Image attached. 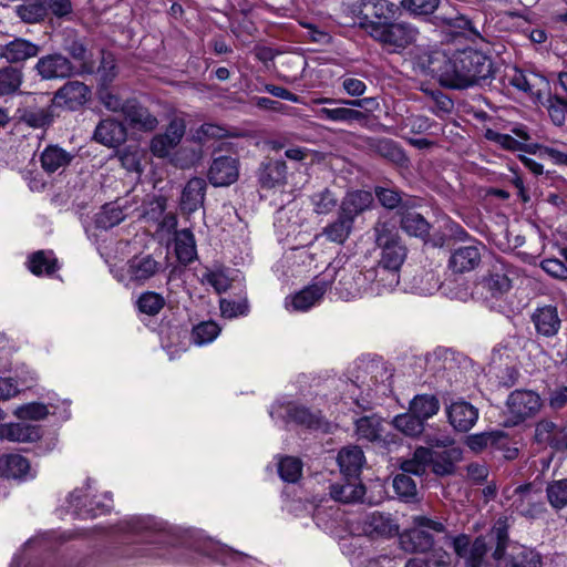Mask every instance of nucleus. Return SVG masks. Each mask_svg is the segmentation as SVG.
<instances>
[{
  "label": "nucleus",
  "mask_w": 567,
  "mask_h": 567,
  "mask_svg": "<svg viewBox=\"0 0 567 567\" xmlns=\"http://www.w3.org/2000/svg\"><path fill=\"white\" fill-rule=\"evenodd\" d=\"M416 63L426 75L452 90L489 84L496 70L491 56L474 49H466L447 58L440 51L417 56Z\"/></svg>",
  "instance_id": "f257e3e1"
},
{
  "label": "nucleus",
  "mask_w": 567,
  "mask_h": 567,
  "mask_svg": "<svg viewBox=\"0 0 567 567\" xmlns=\"http://www.w3.org/2000/svg\"><path fill=\"white\" fill-rule=\"evenodd\" d=\"M488 538L491 543H495L492 556L497 567H542L540 555L530 548L517 546L513 547L511 553H505L509 542L506 519L496 520L488 532Z\"/></svg>",
  "instance_id": "f03ea898"
},
{
  "label": "nucleus",
  "mask_w": 567,
  "mask_h": 567,
  "mask_svg": "<svg viewBox=\"0 0 567 567\" xmlns=\"http://www.w3.org/2000/svg\"><path fill=\"white\" fill-rule=\"evenodd\" d=\"M514 267L503 258H494L475 284L473 293L485 302L502 299L513 286Z\"/></svg>",
  "instance_id": "7ed1b4c3"
},
{
  "label": "nucleus",
  "mask_w": 567,
  "mask_h": 567,
  "mask_svg": "<svg viewBox=\"0 0 567 567\" xmlns=\"http://www.w3.org/2000/svg\"><path fill=\"white\" fill-rule=\"evenodd\" d=\"M413 526L400 535V546L406 553H426L433 548L434 538L431 532L446 533L445 524L424 515L412 517Z\"/></svg>",
  "instance_id": "20e7f679"
},
{
  "label": "nucleus",
  "mask_w": 567,
  "mask_h": 567,
  "mask_svg": "<svg viewBox=\"0 0 567 567\" xmlns=\"http://www.w3.org/2000/svg\"><path fill=\"white\" fill-rule=\"evenodd\" d=\"M370 38L389 53L400 54L414 44L419 38V29L410 22L388 21L383 25H373Z\"/></svg>",
  "instance_id": "39448f33"
},
{
  "label": "nucleus",
  "mask_w": 567,
  "mask_h": 567,
  "mask_svg": "<svg viewBox=\"0 0 567 567\" xmlns=\"http://www.w3.org/2000/svg\"><path fill=\"white\" fill-rule=\"evenodd\" d=\"M396 6L389 0H361L357 12L355 24L370 35L373 25H383L396 13Z\"/></svg>",
  "instance_id": "423d86ee"
},
{
  "label": "nucleus",
  "mask_w": 567,
  "mask_h": 567,
  "mask_svg": "<svg viewBox=\"0 0 567 567\" xmlns=\"http://www.w3.org/2000/svg\"><path fill=\"white\" fill-rule=\"evenodd\" d=\"M163 270V264L156 260L152 255H136L127 260L118 280L123 282L126 281V285L134 284L142 286Z\"/></svg>",
  "instance_id": "0eeeda50"
},
{
  "label": "nucleus",
  "mask_w": 567,
  "mask_h": 567,
  "mask_svg": "<svg viewBox=\"0 0 567 567\" xmlns=\"http://www.w3.org/2000/svg\"><path fill=\"white\" fill-rule=\"evenodd\" d=\"M269 414L275 421L293 422L312 430L321 429L324 423L320 413H313L308 408L293 403H276L271 406Z\"/></svg>",
  "instance_id": "6e6552de"
},
{
  "label": "nucleus",
  "mask_w": 567,
  "mask_h": 567,
  "mask_svg": "<svg viewBox=\"0 0 567 567\" xmlns=\"http://www.w3.org/2000/svg\"><path fill=\"white\" fill-rule=\"evenodd\" d=\"M512 425H518L536 415L542 408L540 396L530 390H515L506 401Z\"/></svg>",
  "instance_id": "1a4fd4ad"
},
{
  "label": "nucleus",
  "mask_w": 567,
  "mask_h": 567,
  "mask_svg": "<svg viewBox=\"0 0 567 567\" xmlns=\"http://www.w3.org/2000/svg\"><path fill=\"white\" fill-rule=\"evenodd\" d=\"M186 132V122L182 117H174L167 124L165 132L156 134L150 143L151 153L157 158H171L173 151L182 142Z\"/></svg>",
  "instance_id": "9d476101"
},
{
  "label": "nucleus",
  "mask_w": 567,
  "mask_h": 567,
  "mask_svg": "<svg viewBox=\"0 0 567 567\" xmlns=\"http://www.w3.org/2000/svg\"><path fill=\"white\" fill-rule=\"evenodd\" d=\"M346 99H330L320 97L313 101L315 104L326 105L317 111V117L320 120L339 122V123H352L361 122L367 118L364 112L354 110L352 106H348L344 102Z\"/></svg>",
  "instance_id": "9b49d317"
},
{
  "label": "nucleus",
  "mask_w": 567,
  "mask_h": 567,
  "mask_svg": "<svg viewBox=\"0 0 567 567\" xmlns=\"http://www.w3.org/2000/svg\"><path fill=\"white\" fill-rule=\"evenodd\" d=\"M34 71L42 80L66 79L80 74L72 61L60 52L41 56L34 65Z\"/></svg>",
  "instance_id": "f8f14e48"
},
{
  "label": "nucleus",
  "mask_w": 567,
  "mask_h": 567,
  "mask_svg": "<svg viewBox=\"0 0 567 567\" xmlns=\"http://www.w3.org/2000/svg\"><path fill=\"white\" fill-rule=\"evenodd\" d=\"M239 167L240 162L237 156H215L208 168L207 178L215 187L229 186L238 181Z\"/></svg>",
  "instance_id": "ddd939ff"
},
{
  "label": "nucleus",
  "mask_w": 567,
  "mask_h": 567,
  "mask_svg": "<svg viewBox=\"0 0 567 567\" xmlns=\"http://www.w3.org/2000/svg\"><path fill=\"white\" fill-rule=\"evenodd\" d=\"M380 248L382 254L378 264V274L388 275L389 285L398 286L400 281L398 271L406 257V249L401 241Z\"/></svg>",
  "instance_id": "4468645a"
},
{
  "label": "nucleus",
  "mask_w": 567,
  "mask_h": 567,
  "mask_svg": "<svg viewBox=\"0 0 567 567\" xmlns=\"http://www.w3.org/2000/svg\"><path fill=\"white\" fill-rule=\"evenodd\" d=\"M287 173L285 161L267 157L259 164L256 175L262 189H274L286 185Z\"/></svg>",
  "instance_id": "2eb2a0df"
},
{
  "label": "nucleus",
  "mask_w": 567,
  "mask_h": 567,
  "mask_svg": "<svg viewBox=\"0 0 567 567\" xmlns=\"http://www.w3.org/2000/svg\"><path fill=\"white\" fill-rule=\"evenodd\" d=\"M512 506L518 514L528 518L539 517L546 511L540 495L533 491L530 484L519 485L514 489Z\"/></svg>",
  "instance_id": "dca6fc26"
},
{
  "label": "nucleus",
  "mask_w": 567,
  "mask_h": 567,
  "mask_svg": "<svg viewBox=\"0 0 567 567\" xmlns=\"http://www.w3.org/2000/svg\"><path fill=\"white\" fill-rule=\"evenodd\" d=\"M90 97V87L80 81H68L54 93L56 104L71 111L80 109Z\"/></svg>",
  "instance_id": "f3484780"
},
{
  "label": "nucleus",
  "mask_w": 567,
  "mask_h": 567,
  "mask_svg": "<svg viewBox=\"0 0 567 567\" xmlns=\"http://www.w3.org/2000/svg\"><path fill=\"white\" fill-rule=\"evenodd\" d=\"M70 508L72 514L81 519L94 518L99 515L109 513L111 503H103L95 498L87 502V495L83 489H74L69 496Z\"/></svg>",
  "instance_id": "a211bd4d"
},
{
  "label": "nucleus",
  "mask_w": 567,
  "mask_h": 567,
  "mask_svg": "<svg viewBox=\"0 0 567 567\" xmlns=\"http://www.w3.org/2000/svg\"><path fill=\"white\" fill-rule=\"evenodd\" d=\"M207 190L206 181L202 177L190 178L184 186L181 198L179 209L184 215L190 216L193 213L204 206Z\"/></svg>",
  "instance_id": "6ab92c4d"
},
{
  "label": "nucleus",
  "mask_w": 567,
  "mask_h": 567,
  "mask_svg": "<svg viewBox=\"0 0 567 567\" xmlns=\"http://www.w3.org/2000/svg\"><path fill=\"white\" fill-rule=\"evenodd\" d=\"M565 426L566 425L557 424L549 419L539 420L535 424V443L561 453Z\"/></svg>",
  "instance_id": "aec40b11"
},
{
  "label": "nucleus",
  "mask_w": 567,
  "mask_h": 567,
  "mask_svg": "<svg viewBox=\"0 0 567 567\" xmlns=\"http://www.w3.org/2000/svg\"><path fill=\"white\" fill-rule=\"evenodd\" d=\"M361 532L370 538L391 537L398 532V525L390 514L372 512L360 522Z\"/></svg>",
  "instance_id": "412c9836"
},
{
  "label": "nucleus",
  "mask_w": 567,
  "mask_h": 567,
  "mask_svg": "<svg viewBox=\"0 0 567 567\" xmlns=\"http://www.w3.org/2000/svg\"><path fill=\"white\" fill-rule=\"evenodd\" d=\"M446 414L453 429L462 433L468 432L478 419V410L466 401L453 402L446 409Z\"/></svg>",
  "instance_id": "4be33fe9"
},
{
  "label": "nucleus",
  "mask_w": 567,
  "mask_h": 567,
  "mask_svg": "<svg viewBox=\"0 0 567 567\" xmlns=\"http://www.w3.org/2000/svg\"><path fill=\"white\" fill-rule=\"evenodd\" d=\"M41 48L37 43L24 38H14L12 41L0 47V58L10 64L23 63L38 56Z\"/></svg>",
  "instance_id": "5701e85b"
},
{
  "label": "nucleus",
  "mask_w": 567,
  "mask_h": 567,
  "mask_svg": "<svg viewBox=\"0 0 567 567\" xmlns=\"http://www.w3.org/2000/svg\"><path fill=\"white\" fill-rule=\"evenodd\" d=\"M128 124L136 130L151 132L158 125L157 117L136 99H127L123 114Z\"/></svg>",
  "instance_id": "b1692460"
},
{
  "label": "nucleus",
  "mask_w": 567,
  "mask_h": 567,
  "mask_svg": "<svg viewBox=\"0 0 567 567\" xmlns=\"http://www.w3.org/2000/svg\"><path fill=\"white\" fill-rule=\"evenodd\" d=\"M481 248L477 245L460 246L451 252L449 268L454 274L474 270L481 262Z\"/></svg>",
  "instance_id": "393cba45"
},
{
  "label": "nucleus",
  "mask_w": 567,
  "mask_h": 567,
  "mask_svg": "<svg viewBox=\"0 0 567 567\" xmlns=\"http://www.w3.org/2000/svg\"><path fill=\"white\" fill-rule=\"evenodd\" d=\"M61 47L73 60L81 63L78 69L80 74H91L94 72L93 63L87 60L86 45L74 30L64 31Z\"/></svg>",
  "instance_id": "a878e982"
},
{
  "label": "nucleus",
  "mask_w": 567,
  "mask_h": 567,
  "mask_svg": "<svg viewBox=\"0 0 567 567\" xmlns=\"http://www.w3.org/2000/svg\"><path fill=\"white\" fill-rule=\"evenodd\" d=\"M530 319L536 332L545 338L555 337L561 326L557 308L551 305L537 308Z\"/></svg>",
  "instance_id": "bb28decb"
},
{
  "label": "nucleus",
  "mask_w": 567,
  "mask_h": 567,
  "mask_svg": "<svg viewBox=\"0 0 567 567\" xmlns=\"http://www.w3.org/2000/svg\"><path fill=\"white\" fill-rule=\"evenodd\" d=\"M364 494L365 486L357 476H343L341 482L330 485V496L344 504L361 502Z\"/></svg>",
  "instance_id": "cd10ccee"
},
{
  "label": "nucleus",
  "mask_w": 567,
  "mask_h": 567,
  "mask_svg": "<svg viewBox=\"0 0 567 567\" xmlns=\"http://www.w3.org/2000/svg\"><path fill=\"white\" fill-rule=\"evenodd\" d=\"M74 155L56 144L48 145L40 155L41 167L48 174L62 173Z\"/></svg>",
  "instance_id": "c85d7f7f"
},
{
  "label": "nucleus",
  "mask_w": 567,
  "mask_h": 567,
  "mask_svg": "<svg viewBox=\"0 0 567 567\" xmlns=\"http://www.w3.org/2000/svg\"><path fill=\"white\" fill-rule=\"evenodd\" d=\"M41 437V429L38 425L25 422L8 423L0 425V439L10 442H35Z\"/></svg>",
  "instance_id": "c756f323"
},
{
  "label": "nucleus",
  "mask_w": 567,
  "mask_h": 567,
  "mask_svg": "<svg viewBox=\"0 0 567 567\" xmlns=\"http://www.w3.org/2000/svg\"><path fill=\"white\" fill-rule=\"evenodd\" d=\"M373 203V195L367 190H354L348 193L339 206V212L353 221L363 212L368 210Z\"/></svg>",
  "instance_id": "7c9ffc66"
},
{
  "label": "nucleus",
  "mask_w": 567,
  "mask_h": 567,
  "mask_svg": "<svg viewBox=\"0 0 567 567\" xmlns=\"http://www.w3.org/2000/svg\"><path fill=\"white\" fill-rule=\"evenodd\" d=\"M328 287V281L316 280L313 284L291 297L292 309L296 311H307L323 297Z\"/></svg>",
  "instance_id": "2f4dec72"
},
{
  "label": "nucleus",
  "mask_w": 567,
  "mask_h": 567,
  "mask_svg": "<svg viewBox=\"0 0 567 567\" xmlns=\"http://www.w3.org/2000/svg\"><path fill=\"white\" fill-rule=\"evenodd\" d=\"M337 461L343 476L359 477L365 458L359 446L349 445L339 451Z\"/></svg>",
  "instance_id": "473e14b6"
},
{
  "label": "nucleus",
  "mask_w": 567,
  "mask_h": 567,
  "mask_svg": "<svg viewBox=\"0 0 567 567\" xmlns=\"http://www.w3.org/2000/svg\"><path fill=\"white\" fill-rule=\"evenodd\" d=\"M369 146L373 153L398 166H405L409 162L403 148L391 138H372Z\"/></svg>",
  "instance_id": "72a5a7b5"
},
{
  "label": "nucleus",
  "mask_w": 567,
  "mask_h": 567,
  "mask_svg": "<svg viewBox=\"0 0 567 567\" xmlns=\"http://www.w3.org/2000/svg\"><path fill=\"white\" fill-rule=\"evenodd\" d=\"M374 195L380 205L386 209H399L401 212L408 208L412 203V197L396 187L388 185H378L374 187Z\"/></svg>",
  "instance_id": "f704fd0d"
},
{
  "label": "nucleus",
  "mask_w": 567,
  "mask_h": 567,
  "mask_svg": "<svg viewBox=\"0 0 567 567\" xmlns=\"http://www.w3.org/2000/svg\"><path fill=\"white\" fill-rule=\"evenodd\" d=\"M94 141L114 147L121 144L125 138V131L117 121L106 118L102 120L94 130Z\"/></svg>",
  "instance_id": "c9c22d12"
},
{
  "label": "nucleus",
  "mask_w": 567,
  "mask_h": 567,
  "mask_svg": "<svg viewBox=\"0 0 567 567\" xmlns=\"http://www.w3.org/2000/svg\"><path fill=\"white\" fill-rule=\"evenodd\" d=\"M30 471L29 461L19 454L0 456V476L13 480H25Z\"/></svg>",
  "instance_id": "e433bc0d"
},
{
  "label": "nucleus",
  "mask_w": 567,
  "mask_h": 567,
  "mask_svg": "<svg viewBox=\"0 0 567 567\" xmlns=\"http://www.w3.org/2000/svg\"><path fill=\"white\" fill-rule=\"evenodd\" d=\"M175 254L179 262L188 265L197 257L196 241L190 229L176 230L174 236Z\"/></svg>",
  "instance_id": "4c0bfd02"
},
{
  "label": "nucleus",
  "mask_w": 567,
  "mask_h": 567,
  "mask_svg": "<svg viewBox=\"0 0 567 567\" xmlns=\"http://www.w3.org/2000/svg\"><path fill=\"white\" fill-rule=\"evenodd\" d=\"M411 206L412 203L399 212L401 228L410 236L425 237L429 235L430 224L420 213L412 210Z\"/></svg>",
  "instance_id": "58836bf2"
},
{
  "label": "nucleus",
  "mask_w": 567,
  "mask_h": 567,
  "mask_svg": "<svg viewBox=\"0 0 567 567\" xmlns=\"http://www.w3.org/2000/svg\"><path fill=\"white\" fill-rule=\"evenodd\" d=\"M354 221L338 210L337 218L323 227L321 235L327 240L343 244L352 233Z\"/></svg>",
  "instance_id": "ea45409f"
},
{
  "label": "nucleus",
  "mask_w": 567,
  "mask_h": 567,
  "mask_svg": "<svg viewBox=\"0 0 567 567\" xmlns=\"http://www.w3.org/2000/svg\"><path fill=\"white\" fill-rule=\"evenodd\" d=\"M20 122L33 128H43L49 126L53 121L51 106L38 107L29 106L18 110Z\"/></svg>",
  "instance_id": "a19ab883"
},
{
  "label": "nucleus",
  "mask_w": 567,
  "mask_h": 567,
  "mask_svg": "<svg viewBox=\"0 0 567 567\" xmlns=\"http://www.w3.org/2000/svg\"><path fill=\"white\" fill-rule=\"evenodd\" d=\"M14 11L22 22L29 24L42 22L47 18V7L42 0H23Z\"/></svg>",
  "instance_id": "79ce46f5"
},
{
  "label": "nucleus",
  "mask_w": 567,
  "mask_h": 567,
  "mask_svg": "<svg viewBox=\"0 0 567 567\" xmlns=\"http://www.w3.org/2000/svg\"><path fill=\"white\" fill-rule=\"evenodd\" d=\"M409 410L425 422L439 412L440 402L433 394H419L410 402Z\"/></svg>",
  "instance_id": "37998d69"
},
{
  "label": "nucleus",
  "mask_w": 567,
  "mask_h": 567,
  "mask_svg": "<svg viewBox=\"0 0 567 567\" xmlns=\"http://www.w3.org/2000/svg\"><path fill=\"white\" fill-rule=\"evenodd\" d=\"M202 144L197 146L183 145L169 158V163L177 168L186 169L195 166L203 156Z\"/></svg>",
  "instance_id": "c03bdc74"
},
{
  "label": "nucleus",
  "mask_w": 567,
  "mask_h": 567,
  "mask_svg": "<svg viewBox=\"0 0 567 567\" xmlns=\"http://www.w3.org/2000/svg\"><path fill=\"white\" fill-rule=\"evenodd\" d=\"M29 269L35 276L43 274L51 276L58 269V260L53 257L52 251L39 250L30 256Z\"/></svg>",
  "instance_id": "a18cd8bd"
},
{
  "label": "nucleus",
  "mask_w": 567,
  "mask_h": 567,
  "mask_svg": "<svg viewBox=\"0 0 567 567\" xmlns=\"http://www.w3.org/2000/svg\"><path fill=\"white\" fill-rule=\"evenodd\" d=\"M23 82V73L12 65L0 68V96L17 93Z\"/></svg>",
  "instance_id": "49530a36"
},
{
  "label": "nucleus",
  "mask_w": 567,
  "mask_h": 567,
  "mask_svg": "<svg viewBox=\"0 0 567 567\" xmlns=\"http://www.w3.org/2000/svg\"><path fill=\"white\" fill-rule=\"evenodd\" d=\"M125 218L122 208L112 203L102 206L95 216V226L100 229L107 230L117 226Z\"/></svg>",
  "instance_id": "de8ad7c7"
},
{
  "label": "nucleus",
  "mask_w": 567,
  "mask_h": 567,
  "mask_svg": "<svg viewBox=\"0 0 567 567\" xmlns=\"http://www.w3.org/2000/svg\"><path fill=\"white\" fill-rule=\"evenodd\" d=\"M393 426L406 436H419L424 431V422L409 410L392 420Z\"/></svg>",
  "instance_id": "09e8293b"
},
{
  "label": "nucleus",
  "mask_w": 567,
  "mask_h": 567,
  "mask_svg": "<svg viewBox=\"0 0 567 567\" xmlns=\"http://www.w3.org/2000/svg\"><path fill=\"white\" fill-rule=\"evenodd\" d=\"M393 488L398 497L405 503L417 502V486L415 481L406 474H396L393 478Z\"/></svg>",
  "instance_id": "8fccbe9b"
},
{
  "label": "nucleus",
  "mask_w": 567,
  "mask_h": 567,
  "mask_svg": "<svg viewBox=\"0 0 567 567\" xmlns=\"http://www.w3.org/2000/svg\"><path fill=\"white\" fill-rule=\"evenodd\" d=\"M492 546H495V543L489 542L488 534L486 536L476 537L467 551V557L464 558L466 566L482 567L484 557Z\"/></svg>",
  "instance_id": "3c124183"
},
{
  "label": "nucleus",
  "mask_w": 567,
  "mask_h": 567,
  "mask_svg": "<svg viewBox=\"0 0 567 567\" xmlns=\"http://www.w3.org/2000/svg\"><path fill=\"white\" fill-rule=\"evenodd\" d=\"M375 243L379 247L400 241L395 224L390 219L379 218L373 227Z\"/></svg>",
  "instance_id": "603ef678"
},
{
  "label": "nucleus",
  "mask_w": 567,
  "mask_h": 567,
  "mask_svg": "<svg viewBox=\"0 0 567 567\" xmlns=\"http://www.w3.org/2000/svg\"><path fill=\"white\" fill-rule=\"evenodd\" d=\"M506 436L503 432H482L466 439V445L474 452H481L487 446L501 445Z\"/></svg>",
  "instance_id": "864d4df0"
},
{
  "label": "nucleus",
  "mask_w": 567,
  "mask_h": 567,
  "mask_svg": "<svg viewBox=\"0 0 567 567\" xmlns=\"http://www.w3.org/2000/svg\"><path fill=\"white\" fill-rule=\"evenodd\" d=\"M357 434L369 442L381 440L382 426L377 416H363L355 422Z\"/></svg>",
  "instance_id": "5fc2aeb1"
},
{
  "label": "nucleus",
  "mask_w": 567,
  "mask_h": 567,
  "mask_svg": "<svg viewBox=\"0 0 567 567\" xmlns=\"http://www.w3.org/2000/svg\"><path fill=\"white\" fill-rule=\"evenodd\" d=\"M460 455L458 450H450L444 451L442 453H439L435 457L433 456L432 460V472L435 475L439 476H449L454 474L455 472V464L454 460L457 458Z\"/></svg>",
  "instance_id": "6e6d98bb"
},
{
  "label": "nucleus",
  "mask_w": 567,
  "mask_h": 567,
  "mask_svg": "<svg viewBox=\"0 0 567 567\" xmlns=\"http://www.w3.org/2000/svg\"><path fill=\"white\" fill-rule=\"evenodd\" d=\"M546 494L549 504L556 508L561 509L567 506V478H561L548 483Z\"/></svg>",
  "instance_id": "4d7b16f0"
},
{
  "label": "nucleus",
  "mask_w": 567,
  "mask_h": 567,
  "mask_svg": "<svg viewBox=\"0 0 567 567\" xmlns=\"http://www.w3.org/2000/svg\"><path fill=\"white\" fill-rule=\"evenodd\" d=\"M136 305L141 312L155 316L164 308L165 299L155 291H145L138 297Z\"/></svg>",
  "instance_id": "13d9d810"
},
{
  "label": "nucleus",
  "mask_w": 567,
  "mask_h": 567,
  "mask_svg": "<svg viewBox=\"0 0 567 567\" xmlns=\"http://www.w3.org/2000/svg\"><path fill=\"white\" fill-rule=\"evenodd\" d=\"M310 202L313 206L315 213L318 215H327L331 213L338 204L336 195L329 188H324L312 194Z\"/></svg>",
  "instance_id": "bf43d9fd"
},
{
  "label": "nucleus",
  "mask_w": 567,
  "mask_h": 567,
  "mask_svg": "<svg viewBox=\"0 0 567 567\" xmlns=\"http://www.w3.org/2000/svg\"><path fill=\"white\" fill-rule=\"evenodd\" d=\"M220 328L214 321H204L195 326L192 330V340L197 346L212 342L219 334Z\"/></svg>",
  "instance_id": "052dcab7"
},
{
  "label": "nucleus",
  "mask_w": 567,
  "mask_h": 567,
  "mask_svg": "<svg viewBox=\"0 0 567 567\" xmlns=\"http://www.w3.org/2000/svg\"><path fill=\"white\" fill-rule=\"evenodd\" d=\"M302 472L301 461L297 457L286 456L280 460L278 464L279 476L289 483H295L299 480Z\"/></svg>",
  "instance_id": "680f3d73"
},
{
  "label": "nucleus",
  "mask_w": 567,
  "mask_h": 567,
  "mask_svg": "<svg viewBox=\"0 0 567 567\" xmlns=\"http://www.w3.org/2000/svg\"><path fill=\"white\" fill-rule=\"evenodd\" d=\"M401 7L411 16L432 14L440 4V0H401Z\"/></svg>",
  "instance_id": "e2e57ef3"
},
{
  "label": "nucleus",
  "mask_w": 567,
  "mask_h": 567,
  "mask_svg": "<svg viewBox=\"0 0 567 567\" xmlns=\"http://www.w3.org/2000/svg\"><path fill=\"white\" fill-rule=\"evenodd\" d=\"M47 405L39 402L23 404L17 408L14 414L21 420H42L48 415Z\"/></svg>",
  "instance_id": "0e129e2a"
},
{
  "label": "nucleus",
  "mask_w": 567,
  "mask_h": 567,
  "mask_svg": "<svg viewBox=\"0 0 567 567\" xmlns=\"http://www.w3.org/2000/svg\"><path fill=\"white\" fill-rule=\"evenodd\" d=\"M548 114L555 125H564L567 114V100L558 95L550 97L548 105Z\"/></svg>",
  "instance_id": "69168bd1"
},
{
  "label": "nucleus",
  "mask_w": 567,
  "mask_h": 567,
  "mask_svg": "<svg viewBox=\"0 0 567 567\" xmlns=\"http://www.w3.org/2000/svg\"><path fill=\"white\" fill-rule=\"evenodd\" d=\"M227 135V130L225 127L212 123H204L196 131L193 140L198 144H203L208 138H223Z\"/></svg>",
  "instance_id": "338daca9"
},
{
  "label": "nucleus",
  "mask_w": 567,
  "mask_h": 567,
  "mask_svg": "<svg viewBox=\"0 0 567 567\" xmlns=\"http://www.w3.org/2000/svg\"><path fill=\"white\" fill-rule=\"evenodd\" d=\"M485 137L508 151H522L524 148V144L509 134H503L493 130H487Z\"/></svg>",
  "instance_id": "774afa93"
}]
</instances>
